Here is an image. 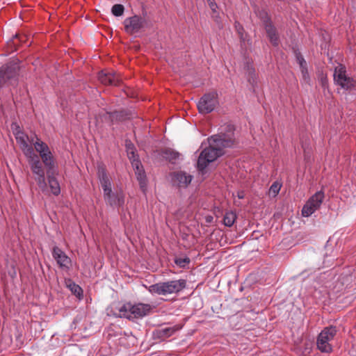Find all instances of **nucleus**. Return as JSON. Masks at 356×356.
I'll return each mask as SVG.
<instances>
[{"label":"nucleus","mask_w":356,"mask_h":356,"mask_svg":"<svg viewBox=\"0 0 356 356\" xmlns=\"http://www.w3.org/2000/svg\"><path fill=\"white\" fill-rule=\"evenodd\" d=\"M11 129L17 144L19 145L24 155L29 160L33 173L35 175V179L40 188L44 189L46 186L44 170L39 157L34 152L30 143L29 138L21 130L19 125L14 122L11 125Z\"/></svg>","instance_id":"obj_1"},{"label":"nucleus","mask_w":356,"mask_h":356,"mask_svg":"<svg viewBox=\"0 0 356 356\" xmlns=\"http://www.w3.org/2000/svg\"><path fill=\"white\" fill-rule=\"evenodd\" d=\"M234 140L232 138H227L222 136H214L208 140V147L201 152L198 161L197 168L204 170L207 164L215 161L222 154V147H231L234 145Z\"/></svg>","instance_id":"obj_2"},{"label":"nucleus","mask_w":356,"mask_h":356,"mask_svg":"<svg viewBox=\"0 0 356 356\" xmlns=\"http://www.w3.org/2000/svg\"><path fill=\"white\" fill-rule=\"evenodd\" d=\"M98 176L104 191V197L107 204L111 207H120L124 203V195L122 191H113L110 177L104 169H99Z\"/></svg>","instance_id":"obj_3"},{"label":"nucleus","mask_w":356,"mask_h":356,"mask_svg":"<svg viewBox=\"0 0 356 356\" xmlns=\"http://www.w3.org/2000/svg\"><path fill=\"white\" fill-rule=\"evenodd\" d=\"M29 144L31 146L33 145L35 151L38 153L42 163L47 169V173L56 172V159L49 146L37 137L35 141L33 139H32L31 141L30 140Z\"/></svg>","instance_id":"obj_4"},{"label":"nucleus","mask_w":356,"mask_h":356,"mask_svg":"<svg viewBox=\"0 0 356 356\" xmlns=\"http://www.w3.org/2000/svg\"><path fill=\"white\" fill-rule=\"evenodd\" d=\"M152 307L148 304L138 303L131 305L127 303L119 307V316L133 319L143 317L149 313Z\"/></svg>","instance_id":"obj_5"},{"label":"nucleus","mask_w":356,"mask_h":356,"mask_svg":"<svg viewBox=\"0 0 356 356\" xmlns=\"http://www.w3.org/2000/svg\"><path fill=\"white\" fill-rule=\"evenodd\" d=\"M185 284L181 280L160 282L150 286L149 291L152 294L165 296L180 291L185 287Z\"/></svg>","instance_id":"obj_6"},{"label":"nucleus","mask_w":356,"mask_h":356,"mask_svg":"<svg viewBox=\"0 0 356 356\" xmlns=\"http://www.w3.org/2000/svg\"><path fill=\"white\" fill-rule=\"evenodd\" d=\"M126 147L128 157L131 161L132 166L135 170V173L139 181L140 188L143 191H145L146 188L145 175L140 161L135 154L134 145L130 142H127L126 143Z\"/></svg>","instance_id":"obj_7"},{"label":"nucleus","mask_w":356,"mask_h":356,"mask_svg":"<svg viewBox=\"0 0 356 356\" xmlns=\"http://www.w3.org/2000/svg\"><path fill=\"white\" fill-rule=\"evenodd\" d=\"M334 79L336 83L345 90H351L356 84V81L346 75V69L341 65H338L334 70Z\"/></svg>","instance_id":"obj_8"},{"label":"nucleus","mask_w":356,"mask_h":356,"mask_svg":"<svg viewBox=\"0 0 356 356\" xmlns=\"http://www.w3.org/2000/svg\"><path fill=\"white\" fill-rule=\"evenodd\" d=\"M337 330L334 327H329L325 328L319 334L317 340L318 348L325 353H330L332 351V346L329 341L332 340L336 334Z\"/></svg>","instance_id":"obj_9"},{"label":"nucleus","mask_w":356,"mask_h":356,"mask_svg":"<svg viewBox=\"0 0 356 356\" xmlns=\"http://www.w3.org/2000/svg\"><path fill=\"white\" fill-rule=\"evenodd\" d=\"M218 105V95L211 92L204 95L198 102L197 108L201 113H209L213 111Z\"/></svg>","instance_id":"obj_10"},{"label":"nucleus","mask_w":356,"mask_h":356,"mask_svg":"<svg viewBox=\"0 0 356 356\" xmlns=\"http://www.w3.org/2000/svg\"><path fill=\"white\" fill-rule=\"evenodd\" d=\"M324 199V193L321 191L316 192L312 196L302 209V215L304 217L312 216L316 210H318Z\"/></svg>","instance_id":"obj_11"},{"label":"nucleus","mask_w":356,"mask_h":356,"mask_svg":"<svg viewBox=\"0 0 356 356\" xmlns=\"http://www.w3.org/2000/svg\"><path fill=\"white\" fill-rule=\"evenodd\" d=\"M124 24L126 32L130 34H134L145 26V21L143 17L134 15L127 18L124 21Z\"/></svg>","instance_id":"obj_12"},{"label":"nucleus","mask_w":356,"mask_h":356,"mask_svg":"<svg viewBox=\"0 0 356 356\" xmlns=\"http://www.w3.org/2000/svg\"><path fill=\"white\" fill-rule=\"evenodd\" d=\"M260 17L263 22V24L265 27V29H266V33L269 37L270 40L274 44H277L278 38L276 34V30L275 29L273 26L271 24V22L269 19L268 14L265 12H263L260 14Z\"/></svg>","instance_id":"obj_13"},{"label":"nucleus","mask_w":356,"mask_h":356,"mask_svg":"<svg viewBox=\"0 0 356 356\" xmlns=\"http://www.w3.org/2000/svg\"><path fill=\"white\" fill-rule=\"evenodd\" d=\"M16 76L15 69L9 66L5 65L0 68V87L15 79Z\"/></svg>","instance_id":"obj_14"},{"label":"nucleus","mask_w":356,"mask_h":356,"mask_svg":"<svg viewBox=\"0 0 356 356\" xmlns=\"http://www.w3.org/2000/svg\"><path fill=\"white\" fill-rule=\"evenodd\" d=\"M53 257L61 268L70 267L71 259L60 248L56 247L53 249Z\"/></svg>","instance_id":"obj_15"},{"label":"nucleus","mask_w":356,"mask_h":356,"mask_svg":"<svg viewBox=\"0 0 356 356\" xmlns=\"http://www.w3.org/2000/svg\"><path fill=\"white\" fill-rule=\"evenodd\" d=\"M193 176L186 172H177L174 174L173 182L180 188H185L191 182Z\"/></svg>","instance_id":"obj_16"},{"label":"nucleus","mask_w":356,"mask_h":356,"mask_svg":"<svg viewBox=\"0 0 356 356\" xmlns=\"http://www.w3.org/2000/svg\"><path fill=\"white\" fill-rule=\"evenodd\" d=\"M56 173L57 172L47 173L49 186L50 188L51 193L54 194V195H58L60 193V184L55 177V175Z\"/></svg>","instance_id":"obj_17"},{"label":"nucleus","mask_w":356,"mask_h":356,"mask_svg":"<svg viewBox=\"0 0 356 356\" xmlns=\"http://www.w3.org/2000/svg\"><path fill=\"white\" fill-rule=\"evenodd\" d=\"M98 78L101 83L105 85H115L118 81L114 74L105 71L101 72L99 74Z\"/></svg>","instance_id":"obj_18"},{"label":"nucleus","mask_w":356,"mask_h":356,"mask_svg":"<svg viewBox=\"0 0 356 356\" xmlns=\"http://www.w3.org/2000/svg\"><path fill=\"white\" fill-rule=\"evenodd\" d=\"M65 285L76 297L79 298L81 297L82 290L79 285L76 284L70 280L65 281Z\"/></svg>","instance_id":"obj_19"},{"label":"nucleus","mask_w":356,"mask_h":356,"mask_svg":"<svg viewBox=\"0 0 356 356\" xmlns=\"http://www.w3.org/2000/svg\"><path fill=\"white\" fill-rule=\"evenodd\" d=\"M236 220V214L232 211L227 212L224 217V223L226 226L231 227Z\"/></svg>","instance_id":"obj_20"},{"label":"nucleus","mask_w":356,"mask_h":356,"mask_svg":"<svg viewBox=\"0 0 356 356\" xmlns=\"http://www.w3.org/2000/svg\"><path fill=\"white\" fill-rule=\"evenodd\" d=\"M111 12L115 16H121L124 13V6L121 4H115L112 7Z\"/></svg>","instance_id":"obj_21"},{"label":"nucleus","mask_w":356,"mask_h":356,"mask_svg":"<svg viewBox=\"0 0 356 356\" xmlns=\"http://www.w3.org/2000/svg\"><path fill=\"white\" fill-rule=\"evenodd\" d=\"M280 188V184L277 182L273 183L269 189V194L275 197L279 193Z\"/></svg>","instance_id":"obj_22"},{"label":"nucleus","mask_w":356,"mask_h":356,"mask_svg":"<svg viewBox=\"0 0 356 356\" xmlns=\"http://www.w3.org/2000/svg\"><path fill=\"white\" fill-rule=\"evenodd\" d=\"M176 264L181 267H184L187 264L189 263L188 258H177L175 260Z\"/></svg>","instance_id":"obj_23"},{"label":"nucleus","mask_w":356,"mask_h":356,"mask_svg":"<svg viewBox=\"0 0 356 356\" xmlns=\"http://www.w3.org/2000/svg\"><path fill=\"white\" fill-rule=\"evenodd\" d=\"M209 6L211 8V9L213 11V12H216V10L217 8V5L216 4V3H214L213 1L211 0H209Z\"/></svg>","instance_id":"obj_24"},{"label":"nucleus","mask_w":356,"mask_h":356,"mask_svg":"<svg viewBox=\"0 0 356 356\" xmlns=\"http://www.w3.org/2000/svg\"><path fill=\"white\" fill-rule=\"evenodd\" d=\"M299 63H300V67L302 68V72L303 74V76H305V65H304V64H305V61L303 60V59H300Z\"/></svg>","instance_id":"obj_25"},{"label":"nucleus","mask_w":356,"mask_h":356,"mask_svg":"<svg viewBox=\"0 0 356 356\" xmlns=\"http://www.w3.org/2000/svg\"><path fill=\"white\" fill-rule=\"evenodd\" d=\"M174 329L173 328H168L166 330H165L164 331L166 332V335L168 336H170L172 334V333L174 332Z\"/></svg>","instance_id":"obj_26"},{"label":"nucleus","mask_w":356,"mask_h":356,"mask_svg":"<svg viewBox=\"0 0 356 356\" xmlns=\"http://www.w3.org/2000/svg\"><path fill=\"white\" fill-rule=\"evenodd\" d=\"M212 219H213V218H212L211 216H208V217L207 218V222H211V221H212Z\"/></svg>","instance_id":"obj_27"},{"label":"nucleus","mask_w":356,"mask_h":356,"mask_svg":"<svg viewBox=\"0 0 356 356\" xmlns=\"http://www.w3.org/2000/svg\"><path fill=\"white\" fill-rule=\"evenodd\" d=\"M238 196L239 198H243L244 195H243V193H238Z\"/></svg>","instance_id":"obj_28"},{"label":"nucleus","mask_w":356,"mask_h":356,"mask_svg":"<svg viewBox=\"0 0 356 356\" xmlns=\"http://www.w3.org/2000/svg\"><path fill=\"white\" fill-rule=\"evenodd\" d=\"M177 156V153H173V156L171 159H175Z\"/></svg>","instance_id":"obj_29"}]
</instances>
